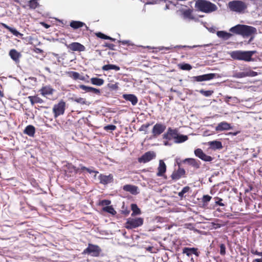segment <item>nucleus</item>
<instances>
[{
  "label": "nucleus",
  "mask_w": 262,
  "mask_h": 262,
  "mask_svg": "<svg viewBox=\"0 0 262 262\" xmlns=\"http://www.w3.org/2000/svg\"><path fill=\"white\" fill-rule=\"evenodd\" d=\"M182 250V253L185 254L188 257L191 256L192 254L195 255L197 257L200 255V252L196 248L184 247Z\"/></svg>",
  "instance_id": "nucleus-15"
},
{
  "label": "nucleus",
  "mask_w": 262,
  "mask_h": 262,
  "mask_svg": "<svg viewBox=\"0 0 262 262\" xmlns=\"http://www.w3.org/2000/svg\"><path fill=\"white\" fill-rule=\"evenodd\" d=\"M229 32L233 34L241 35L243 36L248 37L256 33L255 28L244 25H237L229 29Z\"/></svg>",
  "instance_id": "nucleus-1"
},
{
  "label": "nucleus",
  "mask_w": 262,
  "mask_h": 262,
  "mask_svg": "<svg viewBox=\"0 0 262 262\" xmlns=\"http://www.w3.org/2000/svg\"><path fill=\"white\" fill-rule=\"evenodd\" d=\"M103 71H108L110 70H114L116 71H119L120 68L119 66L114 64H106L102 67Z\"/></svg>",
  "instance_id": "nucleus-33"
},
{
  "label": "nucleus",
  "mask_w": 262,
  "mask_h": 262,
  "mask_svg": "<svg viewBox=\"0 0 262 262\" xmlns=\"http://www.w3.org/2000/svg\"><path fill=\"white\" fill-rule=\"evenodd\" d=\"M2 25L3 27H4L5 28L7 29L9 31H10V30L11 28V27L8 26V25L4 23H2Z\"/></svg>",
  "instance_id": "nucleus-60"
},
{
  "label": "nucleus",
  "mask_w": 262,
  "mask_h": 262,
  "mask_svg": "<svg viewBox=\"0 0 262 262\" xmlns=\"http://www.w3.org/2000/svg\"><path fill=\"white\" fill-rule=\"evenodd\" d=\"M37 0H30L28 2V7L30 9H35L39 6Z\"/></svg>",
  "instance_id": "nucleus-36"
},
{
  "label": "nucleus",
  "mask_w": 262,
  "mask_h": 262,
  "mask_svg": "<svg viewBox=\"0 0 262 262\" xmlns=\"http://www.w3.org/2000/svg\"><path fill=\"white\" fill-rule=\"evenodd\" d=\"M10 32H11L14 35L17 37H21L23 34L19 32L18 31H17L15 29L11 28V29L9 31Z\"/></svg>",
  "instance_id": "nucleus-46"
},
{
  "label": "nucleus",
  "mask_w": 262,
  "mask_h": 262,
  "mask_svg": "<svg viewBox=\"0 0 262 262\" xmlns=\"http://www.w3.org/2000/svg\"><path fill=\"white\" fill-rule=\"evenodd\" d=\"M256 52V51H235L231 53V56L234 59L251 61H253L252 56L255 54Z\"/></svg>",
  "instance_id": "nucleus-3"
},
{
  "label": "nucleus",
  "mask_w": 262,
  "mask_h": 262,
  "mask_svg": "<svg viewBox=\"0 0 262 262\" xmlns=\"http://www.w3.org/2000/svg\"><path fill=\"white\" fill-rule=\"evenodd\" d=\"M111 203V202L110 200H103L100 202L99 205H101L102 206H109V205Z\"/></svg>",
  "instance_id": "nucleus-48"
},
{
  "label": "nucleus",
  "mask_w": 262,
  "mask_h": 262,
  "mask_svg": "<svg viewBox=\"0 0 262 262\" xmlns=\"http://www.w3.org/2000/svg\"><path fill=\"white\" fill-rule=\"evenodd\" d=\"M200 93L204 96L208 97L213 94V91L211 90L205 91L202 89L200 91Z\"/></svg>",
  "instance_id": "nucleus-43"
},
{
  "label": "nucleus",
  "mask_w": 262,
  "mask_h": 262,
  "mask_svg": "<svg viewBox=\"0 0 262 262\" xmlns=\"http://www.w3.org/2000/svg\"><path fill=\"white\" fill-rule=\"evenodd\" d=\"M69 169L70 171L74 172L76 174L81 172L80 167H76L72 165L69 166Z\"/></svg>",
  "instance_id": "nucleus-41"
},
{
  "label": "nucleus",
  "mask_w": 262,
  "mask_h": 262,
  "mask_svg": "<svg viewBox=\"0 0 262 262\" xmlns=\"http://www.w3.org/2000/svg\"><path fill=\"white\" fill-rule=\"evenodd\" d=\"M108 88L112 90H117L118 89V85L117 83H108Z\"/></svg>",
  "instance_id": "nucleus-47"
},
{
  "label": "nucleus",
  "mask_w": 262,
  "mask_h": 262,
  "mask_svg": "<svg viewBox=\"0 0 262 262\" xmlns=\"http://www.w3.org/2000/svg\"><path fill=\"white\" fill-rule=\"evenodd\" d=\"M184 162H187L188 164L191 165L196 169L200 167L201 163L200 161L193 158H187L185 159Z\"/></svg>",
  "instance_id": "nucleus-25"
},
{
  "label": "nucleus",
  "mask_w": 262,
  "mask_h": 262,
  "mask_svg": "<svg viewBox=\"0 0 262 262\" xmlns=\"http://www.w3.org/2000/svg\"><path fill=\"white\" fill-rule=\"evenodd\" d=\"M156 157V153L153 151H149L144 154L141 157L138 158L140 163H145L155 159Z\"/></svg>",
  "instance_id": "nucleus-10"
},
{
  "label": "nucleus",
  "mask_w": 262,
  "mask_h": 262,
  "mask_svg": "<svg viewBox=\"0 0 262 262\" xmlns=\"http://www.w3.org/2000/svg\"><path fill=\"white\" fill-rule=\"evenodd\" d=\"M32 105L35 103H42L43 100L37 96H30L28 97Z\"/></svg>",
  "instance_id": "nucleus-30"
},
{
  "label": "nucleus",
  "mask_w": 262,
  "mask_h": 262,
  "mask_svg": "<svg viewBox=\"0 0 262 262\" xmlns=\"http://www.w3.org/2000/svg\"><path fill=\"white\" fill-rule=\"evenodd\" d=\"M24 133L30 137H33L35 133V127L31 125H28L25 128Z\"/></svg>",
  "instance_id": "nucleus-29"
},
{
  "label": "nucleus",
  "mask_w": 262,
  "mask_h": 262,
  "mask_svg": "<svg viewBox=\"0 0 262 262\" xmlns=\"http://www.w3.org/2000/svg\"><path fill=\"white\" fill-rule=\"evenodd\" d=\"M91 83L97 86H101L103 84L104 81L103 79L97 77H93L91 78Z\"/></svg>",
  "instance_id": "nucleus-34"
},
{
  "label": "nucleus",
  "mask_w": 262,
  "mask_h": 262,
  "mask_svg": "<svg viewBox=\"0 0 262 262\" xmlns=\"http://www.w3.org/2000/svg\"><path fill=\"white\" fill-rule=\"evenodd\" d=\"M67 48L72 51L82 52L85 50V47L79 42H74L67 45Z\"/></svg>",
  "instance_id": "nucleus-14"
},
{
  "label": "nucleus",
  "mask_w": 262,
  "mask_h": 262,
  "mask_svg": "<svg viewBox=\"0 0 262 262\" xmlns=\"http://www.w3.org/2000/svg\"><path fill=\"white\" fill-rule=\"evenodd\" d=\"M105 130H114L116 129V126L114 125H107L104 127Z\"/></svg>",
  "instance_id": "nucleus-52"
},
{
  "label": "nucleus",
  "mask_w": 262,
  "mask_h": 262,
  "mask_svg": "<svg viewBox=\"0 0 262 262\" xmlns=\"http://www.w3.org/2000/svg\"><path fill=\"white\" fill-rule=\"evenodd\" d=\"M123 98L126 101H130L133 105H136L138 102V98L134 94H124Z\"/></svg>",
  "instance_id": "nucleus-22"
},
{
  "label": "nucleus",
  "mask_w": 262,
  "mask_h": 262,
  "mask_svg": "<svg viewBox=\"0 0 262 262\" xmlns=\"http://www.w3.org/2000/svg\"><path fill=\"white\" fill-rule=\"evenodd\" d=\"M129 42L130 41L129 40L119 41L120 43H121L122 45H130Z\"/></svg>",
  "instance_id": "nucleus-56"
},
{
  "label": "nucleus",
  "mask_w": 262,
  "mask_h": 262,
  "mask_svg": "<svg viewBox=\"0 0 262 262\" xmlns=\"http://www.w3.org/2000/svg\"><path fill=\"white\" fill-rule=\"evenodd\" d=\"M86 171L90 173H98V172L97 171L92 170L89 168H87Z\"/></svg>",
  "instance_id": "nucleus-57"
},
{
  "label": "nucleus",
  "mask_w": 262,
  "mask_h": 262,
  "mask_svg": "<svg viewBox=\"0 0 262 262\" xmlns=\"http://www.w3.org/2000/svg\"><path fill=\"white\" fill-rule=\"evenodd\" d=\"M96 35L98 37L100 38L101 39H108V40H111L113 41H114L115 40V38H112L111 37L107 36L101 32H98V33H96Z\"/></svg>",
  "instance_id": "nucleus-38"
},
{
  "label": "nucleus",
  "mask_w": 262,
  "mask_h": 262,
  "mask_svg": "<svg viewBox=\"0 0 262 262\" xmlns=\"http://www.w3.org/2000/svg\"><path fill=\"white\" fill-rule=\"evenodd\" d=\"M144 220L142 217H129L127 219L125 225V227L127 229H133L143 224Z\"/></svg>",
  "instance_id": "nucleus-5"
},
{
  "label": "nucleus",
  "mask_w": 262,
  "mask_h": 262,
  "mask_svg": "<svg viewBox=\"0 0 262 262\" xmlns=\"http://www.w3.org/2000/svg\"><path fill=\"white\" fill-rule=\"evenodd\" d=\"M178 128H172L171 127H168L167 131L162 135V138L165 141H164V145L165 146L171 145L169 141L173 140L175 135L178 130Z\"/></svg>",
  "instance_id": "nucleus-7"
},
{
  "label": "nucleus",
  "mask_w": 262,
  "mask_h": 262,
  "mask_svg": "<svg viewBox=\"0 0 262 262\" xmlns=\"http://www.w3.org/2000/svg\"><path fill=\"white\" fill-rule=\"evenodd\" d=\"M251 252L252 254L261 256L262 258V252H258L254 249H251Z\"/></svg>",
  "instance_id": "nucleus-54"
},
{
  "label": "nucleus",
  "mask_w": 262,
  "mask_h": 262,
  "mask_svg": "<svg viewBox=\"0 0 262 262\" xmlns=\"http://www.w3.org/2000/svg\"><path fill=\"white\" fill-rule=\"evenodd\" d=\"M101 252V249L99 246L96 245L89 244L88 247L82 252V254L91 255L93 257H98Z\"/></svg>",
  "instance_id": "nucleus-6"
},
{
  "label": "nucleus",
  "mask_w": 262,
  "mask_h": 262,
  "mask_svg": "<svg viewBox=\"0 0 262 262\" xmlns=\"http://www.w3.org/2000/svg\"><path fill=\"white\" fill-rule=\"evenodd\" d=\"M150 125V124H149V123H147V124H143V125H142L141 128H148Z\"/></svg>",
  "instance_id": "nucleus-61"
},
{
  "label": "nucleus",
  "mask_w": 262,
  "mask_h": 262,
  "mask_svg": "<svg viewBox=\"0 0 262 262\" xmlns=\"http://www.w3.org/2000/svg\"><path fill=\"white\" fill-rule=\"evenodd\" d=\"M80 89L84 90L85 92H89L91 89V86H86L83 84H81L79 85Z\"/></svg>",
  "instance_id": "nucleus-53"
},
{
  "label": "nucleus",
  "mask_w": 262,
  "mask_h": 262,
  "mask_svg": "<svg viewBox=\"0 0 262 262\" xmlns=\"http://www.w3.org/2000/svg\"><path fill=\"white\" fill-rule=\"evenodd\" d=\"M186 171L183 168L179 167L177 170L173 171L171 175V178L173 180L177 181L182 177H185Z\"/></svg>",
  "instance_id": "nucleus-12"
},
{
  "label": "nucleus",
  "mask_w": 262,
  "mask_h": 262,
  "mask_svg": "<svg viewBox=\"0 0 262 262\" xmlns=\"http://www.w3.org/2000/svg\"><path fill=\"white\" fill-rule=\"evenodd\" d=\"M217 36L224 40H227L232 37V34L224 31H219L216 33Z\"/></svg>",
  "instance_id": "nucleus-28"
},
{
  "label": "nucleus",
  "mask_w": 262,
  "mask_h": 262,
  "mask_svg": "<svg viewBox=\"0 0 262 262\" xmlns=\"http://www.w3.org/2000/svg\"><path fill=\"white\" fill-rule=\"evenodd\" d=\"M9 55L11 58L16 63L19 62V59L21 56L20 53L18 52L15 49H11L9 51Z\"/></svg>",
  "instance_id": "nucleus-17"
},
{
  "label": "nucleus",
  "mask_w": 262,
  "mask_h": 262,
  "mask_svg": "<svg viewBox=\"0 0 262 262\" xmlns=\"http://www.w3.org/2000/svg\"><path fill=\"white\" fill-rule=\"evenodd\" d=\"M166 166L164 162L160 160L159 161V164L158 168V172L157 173V176L158 177H162L163 176L164 173L166 172Z\"/></svg>",
  "instance_id": "nucleus-19"
},
{
  "label": "nucleus",
  "mask_w": 262,
  "mask_h": 262,
  "mask_svg": "<svg viewBox=\"0 0 262 262\" xmlns=\"http://www.w3.org/2000/svg\"><path fill=\"white\" fill-rule=\"evenodd\" d=\"M247 77H254L257 75V73L252 71L249 70L247 71Z\"/></svg>",
  "instance_id": "nucleus-50"
},
{
  "label": "nucleus",
  "mask_w": 262,
  "mask_h": 262,
  "mask_svg": "<svg viewBox=\"0 0 262 262\" xmlns=\"http://www.w3.org/2000/svg\"><path fill=\"white\" fill-rule=\"evenodd\" d=\"M192 12H193V10L190 9H188L184 10L182 12V15H183V17L184 18H188L189 19H193L194 17L192 15Z\"/></svg>",
  "instance_id": "nucleus-31"
},
{
  "label": "nucleus",
  "mask_w": 262,
  "mask_h": 262,
  "mask_svg": "<svg viewBox=\"0 0 262 262\" xmlns=\"http://www.w3.org/2000/svg\"><path fill=\"white\" fill-rule=\"evenodd\" d=\"M40 94L43 96L47 95H52L54 92V90L50 85L42 86L39 90Z\"/></svg>",
  "instance_id": "nucleus-18"
},
{
  "label": "nucleus",
  "mask_w": 262,
  "mask_h": 262,
  "mask_svg": "<svg viewBox=\"0 0 262 262\" xmlns=\"http://www.w3.org/2000/svg\"><path fill=\"white\" fill-rule=\"evenodd\" d=\"M87 167L82 165H80V171L81 172L83 171H86L87 170Z\"/></svg>",
  "instance_id": "nucleus-59"
},
{
  "label": "nucleus",
  "mask_w": 262,
  "mask_h": 262,
  "mask_svg": "<svg viewBox=\"0 0 262 262\" xmlns=\"http://www.w3.org/2000/svg\"><path fill=\"white\" fill-rule=\"evenodd\" d=\"M208 145L213 150L221 149L223 148L222 143L219 141H212L208 142Z\"/></svg>",
  "instance_id": "nucleus-26"
},
{
  "label": "nucleus",
  "mask_w": 262,
  "mask_h": 262,
  "mask_svg": "<svg viewBox=\"0 0 262 262\" xmlns=\"http://www.w3.org/2000/svg\"><path fill=\"white\" fill-rule=\"evenodd\" d=\"M216 77V74L214 73H209L199 75L196 76H193L192 81L194 82H202L204 81H208L213 79Z\"/></svg>",
  "instance_id": "nucleus-9"
},
{
  "label": "nucleus",
  "mask_w": 262,
  "mask_h": 262,
  "mask_svg": "<svg viewBox=\"0 0 262 262\" xmlns=\"http://www.w3.org/2000/svg\"><path fill=\"white\" fill-rule=\"evenodd\" d=\"M0 97H4V94L1 90H0Z\"/></svg>",
  "instance_id": "nucleus-63"
},
{
  "label": "nucleus",
  "mask_w": 262,
  "mask_h": 262,
  "mask_svg": "<svg viewBox=\"0 0 262 262\" xmlns=\"http://www.w3.org/2000/svg\"><path fill=\"white\" fill-rule=\"evenodd\" d=\"M104 46L108 48L109 49H110L111 50H115V45L113 43H106Z\"/></svg>",
  "instance_id": "nucleus-55"
},
{
  "label": "nucleus",
  "mask_w": 262,
  "mask_h": 262,
  "mask_svg": "<svg viewBox=\"0 0 262 262\" xmlns=\"http://www.w3.org/2000/svg\"><path fill=\"white\" fill-rule=\"evenodd\" d=\"M70 26L74 29H77L83 27H85L86 30H88L89 28L85 23L80 21L72 20L70 22Z\"/></svg>",
  "instance_id": "nucleus-21"
},
{
  "label": "nucleus",
  "mask_w": 262,
  "mask_h": 262,
  "mask_svg": "<svg viewBox=\"0 0 262 262\" xmlns=\"http://www.w3.org/2000/svg\"><path fill=\"white\" fill-rule=\"evenodd\" d=\"M233 77L237 78L247 77V71L236 73L234 74Z\"/></svg>",
  "instance_id": "nucleus-39"
},
{
  "label": "nucleus",
  "mask_w": 262,
  "mask_h": 262,
  "mask_svg": "<svg viewBox=\"0 0 262 262\" xmlns=\"http://www.w3.org/2000/svg\"><path fill=\"white\" fill-rule=\"evenodd\" d=\"M123 189L124 191L129 192L132 194H137L138 193V187L135 185L130 184L125 185L123 186Z\"/></svg>",
  "instance_id": "nucleus-24"
},
{
  "label": "nucleus",
  "mask_w": 262,
  "mask_h": 262,
  "mask_svg": "<svg viewBox=\"0 0 262 262\" xmlns=\"http://www.w3.org/2000/svg\"><path fill=\"white\" fill-rule=\"evenodd\" d=\"M66 102L63 100H60L57 104L54 105L53 112L55 118L64 114L66 110Z\"/></svg>",
  "instance_id": "nucleus-8"
},
{
  "label": "nucleus",
  "mask_w": 262,
  "mask_h": 262,
  "mask_svg": "<svg viewBox=\"0 0 262 262\" xmlns=\"http://www.w3.org/2000/svg\"><path fill=\"white\" fill-rule=\"evenodd\" d=\"M131 209L133 211L131 214L132 216L137 215H139L141 213L140 209L138 207V206L136 204H132L131 205Z\"/></svg>",
  "instance_id": "nucleus-32"
},
{
  "label": "nucleus",
  "mask_w": 262,
  "mask_h": 262,
  "mask_svg": "<svg viewBox=\"0 0 262 262\" xmlns=\"http://www.w3.org/2000/svg\"><path fill=\"white\" fill-rule=\"evenodd\" d=\"M40 24L41 25V26H42L46 29H48L50 27V25L47 24V23H46L45 22H41Z\"/></svg>",
  "instance_id": "nucleus-58"
},
{
  "label": "nucleus",
  "mask_w": 262,
  "mask_h": 262,
  "mask_svg": "<svg viewBox=\"0 0 262 262\" xmlns=\"http://www.w3.org/2000/svg\"><path fill=\"white\" fill-rule=\"evenodd\" d=\"M228 7L232 12L244 13L248 8V4L239 0H234L228 3Z\"/></svg>",
  "instance_id": "nucleus-4"
},
{
  "label": "nucleus",
  "mask_w": 262,
  "mask_h": 262,
  "mask_svg": "<svg viewBox=\"0 0 262 262\" xmlns=\"http://www.w3.org/2000/svg\"><path fill=\"white\" fill-rule=\"evenodd\" d=\"M100 183L102 184H107L112 181L113 176L111 174L108 176L100 174L99 176Z\"/></svg>",
  "instance_id": "nucleus-23"
},
{
  "label": "nucleus",
  "mask_w": 262,
  "mask_h": 262,
  "mask_svg": "<svg viewBox=\"0 0 262 262\" xmlns=\"http://www.w3.org/2000/svg\"><path fill=\"white\" fill-rule=\"evenodd\" d=\"M189 190L190 187L189 186H185L183 188L182 190L180 192H179L178 195L180 197L182 198L184 196V194L188 192Z\"/></svg>",
  "instance_id": "nucleus-42"
},
{
  "label": "nucleus",
  "mask_w": 262,
  "mask_h": 262,
  "mask_svg": "<svg viewBox=\"0 0 262 262\" xmlns=\"http://www.w3.org/2000/svg\"><path fill=\"white\" fill-rule=\"evenodd\" d=\"M102 210L104 212L109 213L113 215H115L117 213L116 211H115V210L114 209L112 206H105L103 207Z\"/></svg>",
  "instance_id": "nucleus-35"
},
{
  "label": "nucleus",
  "mask_w": 262,
  "mask_h": 262,
  "mask_svg": "<svg viewBox=\"0 0 262 262\" xmlns=\"http://www.w3.org/2000/svg\"><path fill=\"white\" fill-rule=\"evenodd\" d=\"M211 198L212 197L208 194L204 195L202 200L203 205H207L208 203L211 200Z\"/></svg>",
  "instance_id": "nucleus-40"
},
{
  "label": "nucleus",
  "mask_w": 262,
  "mask_h": 262,
  "mask_svg": "<svg viewBox=\"0 0 262 262\" xmlns=\"http://www.w3.org/2000/svg\"><path fill=\"white\" fill-rule=\"evenodd\" d=\"M74 101L80 103L81 104H86V101L85 99L83 98H77L74 99Z\"/></svg>",
  "instance_id": "nucleus-49"
},
{
  "label": "nucleus",
  "mask_w": 262,
  "mask_h": 262,
  "mask_svg": "<svg viewBox=\"0 0 262 262\" xmlns=\"http://www.w3.org/2000/svg\"><path fill=\"white\" fill-rule=\"evenodd\" d=\"M226 246L224 244L220 245V253L221 255L224 256L226 254Z\"/></svg>",
  "instance_id": "nucleus-45"
},
{
  "label": "nucleus",
  "mask_w": 262,
  "mask_h": 262,
  "mask_svg": "<svg viewBox=\"0 0 262 262\" xmlns=\"http://www.w3.org/2000/svg\"><path fill=\"white\" fill-rule=\"evenodd\" d=\"M129 212V211H125V214L126 215H127V214H128Z\"/></svg>",
  "instance_id": "nucleus-64"
},
{
  "label": "nucleus",
  "mask_w": 262,
  "mask_h": 262,
  "mask_svg": "<svg viewBox=\"0 0 262 262\" xmlns=\"http://www.w3.org/2000/svg\"><path fill=\"white\" fill-rule=\"evenodd\" d=\"M67 74L69 77H71L74 80L80 79L81 80H84L83 76H80L79 73L75 71H69L67 72Z\"/></svg>",
  "instance_id": "nucleus-27"
},
{
  "label": "nucleus",
  "mask_w": 262,
  "mask_h": 262,
  "mask_svg": "<svg viewBox=\"0 0 262 262\" xmlns=\"http://www.w3.org/2000/svg\"><path fill=\"white\" fill-rule=\"evenodd\" d=\"M194 7L196 10L206 13H212L217 9L215 4L207 0H197Z\"/></svg>",
  "instance_id": "nucleus-2"
},
{
  "label": "nucleus",
  "mask_w": 262,
  "mask_h": 262,
  "mask_svg": "<svg viewBox=\"0 0 262 262\" xmlns=\"http://www.w3.org/2000/svg\"><path fill=\"white\" fill-rule=\"evenodd\" d=\"M188 139V137L186 135L180 134L179 130L178 129L175 137L173 139V142L175 143L179 144L184 142Z\"/></svg>",
  "instance_id": "nucleus-16"
},
{
  "label": "nucleus",
  "mask_w": 262,
  "mask_h": 262,
  "mask_svg": "<svg viewBox=\"0 0 262 262\" xmlns=\"http://www.w3.org/2000/svg\"><path fill=\"white\" fill-rule=\"evenodd\" d=\"M178 67L182 70L190 71L192 69V66L186 63H180L178 65Z\"/></svg>",
  "instance_id": "nucleus-37"
},
{
  "label": "nucleus",
  "mask_w": 262,
  "mask_h": 262,
  "mask_svg": "<svg viewBox=\"0 0 262 262\" xmlns=\"http://www.w3.org/2000/svg\"><path fill=\"white\" fill-rule=\"evenodd\" d=\"M194 154L196 157L204 161L211 162L213 160V158L206 155L201 148L196 149L194 150Z\"/></svg>",
  "instance_id": "nucleus-13"
},
{
  "label": "nucleus",
  "mask_w": 262,
  "mask_h": 262,
  "mask_svg": "<svg viewBox=\"0 0 262 262\" xmlns=\"http://www.w3.org/2000/svg\"><path fill=\"white\" fill-rule=\"evenodd\" d=\"M232 128L231 125L226 122H222L218 124L215 127V130L221 132L225 130H229Z\"/></svg>",
  "instance_id": "nucleus-20"
},
{
  "label": "nucleus",
  "mask_w": 262,
  "mask_h": 262,
  "mask_svg": "<svg viewBox=\"0 0 262 262\" xmlns=\"http://www.w3.org/2000/svg\"><path fill=\"white\" fill-rule=\"evenodd\" d=\"M90 93H92L93 94H96V95H100V91L99 89H97L93 87H91L90 91H89Z\"/></svg>",
  "instance_id": "nucleus-51"
},
{
  "label": "nucleus",
  "mask_w": 262,
  "mask_h": 262,
  "mask_svg": "<svg viewBox=\"0 0 262 262\" xmlns=\"http://www.w3.org/2000/svg\"><path fill=\"white\" fill-rule=\"evenodd\" d=\"M166 126L162 123H156L152 129V134L154 137L156 138L163 133L166 129Z\"/></svg>",
  "instance_id": "nucleus-11"
},
{
  "label": "nucleus",
  "mask_w": 262,
  "mask_h": 262,
  "mask_svg": "<svg viewBox=\"0 0 262 262\" xmlns=\"http://www.w3.org/2000/svg\"><path fill=\"white\" fill-rule=\"evenodd\" d=\"M253 262H262V258L255 259L253 260Z\"/></svg>",
  "instance_id": "nucleus-62"
},
{
  "label": "nucleus",
  "mask_w": 262,
  "mask_h": 262,
  "mask_svg": "<svg viewBox=\"0 0 262 262\" xmlns=\"http://www.w3.org/2000/svg\"><path fill=\"white\" fill-rule=\"evenodd\" d=\"M214 199L215 200V205L220 206H225V205L223 203V200L222 198L216 196V197L214 198Z\"/></svg>",
  "instance_id": "nucleus-44"
}]
</instances>
